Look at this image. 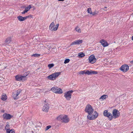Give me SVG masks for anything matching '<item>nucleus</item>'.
<instances>
[{"label": "nucleus", "instance_id": "f257e3e1", "mask_svg": "<svg viewBox=\"0 0 133 133\" xmlns=\"http://www.w3.org/2000/svg\"><path fill=\"white\" fill-rule=\"evenodd\" d=\"M57 119L62 123H66L69 121V119L66 115H61L57 117Z\"/></svg>", "mask_w": 133, "mask_h": 133}, {"label": "nucleus", "instance_id": "f03ea898", "mask_svg": "<svg viewBox=\"0 0 133 133\" xmlns=\"http://www.w3.org/2000/svg\"><path fill=\"white\" fill-rule=\"evenodd\" d=\"M98 116V113L95 111L88 114L87 116V118L90 120H93L95 119Z\"/></svg>", "mask_w": 133, "mask_h": 133}, {"label": "nucleus", "instance_id": "7ed1b4c3", "mask_svg": "<svg viewBox=\"0 0 133 133\" xmlns=\"http://www.w3.org/2000/svg\"><path fill=\"white\" fill-rule=\"evenodd\" d=\"M61 74L60 72H55L48 76L47 78L49 80H54L56 79Z\"/></svg>", "mask_w": 133, "mask_h": 133}, {"label": "nucleus", "instance_id": "20e7f679", "mask_svg": "<svg viewBox=\"0 0 133 133\" xmlns=\"http://www.w3.org/2000/svg\"><path fill=\"white\" fill-rule=\"evenodd\" d=\"M27 75H26L25 76H23L19 74L15 76L16 80L17 81H24L27 79L26 77Z\"/></svg>", "mask_w": 133, "mask_h": 133}, {"label": "nucleus", "instance_id": "39448f33", "mask_svg": "<svg viewBox=\"0 0 133 133\" xmlns=\"http://www.w3.org/2000/svg\"><path fill=\"white\" fill-rule=\"evenodd\" d=\"M51 90L53 92L59 94H61L63 92L62 89L57 87H53L51 89Z\"/></svg>", "mask_w": 133, "mask_h": 133}, {"label": "nucleus", "instance_id": "423d86ee", "mask_svg": "<svg viewBox=\"0 0 133 133\" xmlns=\"http://www.w3.org/2000/svg\"><path fill=\"white\" fill-rule=\"evenodd\" d=\"M59 25L58 24H57L55 25L54 22H52L50 24L49 27V29L51 31H56L58 29Z\"/></svg>", "mask_w": 133, "mask_h": 133}, {"label": "nucleus", "instance_id": "0eeeda50", "mask_svg": "<svg viewBox=\"0 0 133 133\" xmlns=\"http://www.w3.org/2000/svg\"><path fill=\"white\" fill-rule=\"evenodd\" d=\"M73 92V91L72 90H70L64 93V96L66 100L68 101L70 100L71 98L72 94Z\"/></svg>", "mask_w": 133, "mask_h": 133}, {"label": "nucleus", "instance_id": "6e6552de", "mask_svg": "<svg viewBox=\"0 0 133 133\" xmlns=\"http://www.w3.org/2000/svg\"><path fill=\"white\" fill-rule=\"evenodd\" d=\"M79 74H85L88 75H92V74H97V72L95 71L91 70L90 71H89L87 70H84L80 71Z\"/></svg>", "mask_w": 133, "mask_h": 133}, {"label": "nucleus", "instance_id": "1a4fd4ad", "mask_svg": "<svg viewBox=\"0 0 133 133\" xmlns=\"http://www.w3.org/2000/svg\"><path fill=\"white\" fill-rule=\"evenodd\" d=\"M94 109L92 106L89 104H88L86 106L85 111L88 114L91 113L92 112H94Z\"/></svg>", "mask_w": 133, "mask_h": 133}, {"label": "nucleus", "instance_id": "9d476101", "mask_svg": "<svg viewBox=\"0 0 133 133\" xmlns=\"http://www.w3.org/2000/svg\"><path fill=\"white\" fill-rule=\"evenodd\" d=\"M22 90L19 89L12 94V97L14 99H17L19 98V95L22 92Z\"/></svg>", "mask_w": 133, "mask_h": 133}, {"label": "nucleus", "instance_id": "9b49d317", "mask_svg": "<svg viewBox=\"0 0 133 133\" xmlns=\"http://www.w3.org/2000/svg\"><path fill=\"white\" fill-rule=\"evenodd\" d=\"M112 116L114 118H116L119 117L120 114L119 112L117 109H115L113 110L112 111Z\"/></svg>", "mask_w": 133, "mask_h": 133}, {"label": "nucleus", "instance_id": "f8f14e48", "mask_svg": "<svg viewBox=\"0 0 133 133\" xmlns=\"http://www.w3.org/2000/svg\"><path fill=\"white\" fill-rule=\"evenodd\" d=\"M129 66L128 65L124 64L120 67L119 70L125 73L129 70Z\"/></svg>", "mask_w": 133, "mask_h": 133}, {"label": "nucleus", "instance_id": "ddd939ff", "mask_svg": "<svg viewBox=\"0 0 133 133\" xmlns=\"http://www.w3.org/2000/svg\"><path fill=\"white\" fill-rule=\"evenodd\" d=\"M88 60L89 63L91 64H94L96 62V59L95 58L94 55H92L89 57Z\"/></svg>", "mask_w": 133, "mask_h": 133}, {"label": "nucleus", "instance_id": "4468645a", "mask_svg": "<svg viewBox=\"0 0 133 133\" xmlns=\"http://www.w3.org/2000/svg\"><path fill=\"white\" fill-rule=\"evenodd\" d=\"M2 117L3 118L5 119L9 120L12 118L13 116L10 114L5 113L3 115Z\"/></svg>", "mask_w": 133, "mask_h": 133}, {"label": "nucleus", "instance_id": "2eb2a0df", "mask_svg": "<svg viewBox=\"0 0 133 133\" xmlns=\"http://www.w3.org/2000/svg\"><path fill=\"white\" fill-rule=\"evenodd\" d=\"M31 15H29L28 16H27L25 17H23L21 16H17V18L19 21H24L27 18L30 17Z\"/></svg>", "mask_w": 133, "mask_h": 133}, {"label": "nucleus", "instance_id": "dca6fc26", "mask_svg": "<svg viewBox=\"0 0 133 133\" xmlns=\"http://www.w3.org/2000/svg\"><path fill=\"white\" fill-rule=\"evenodd\" d=\"M99 43L104 47L107 46L109 45V44L107 41L104 39H101L99 41Z\"/></svg>", "mask_w": 133, "mask_h": 133}, {"label": "nucleus", "instance_id": "f3484780", "mask_svg": "<svg viewBox=\"0 0 133 133\" xmlns=\"http://www.w3.org/2000/svg\"><path fill=\"white\" fill-rule=\"evenodd\" d=\"M49 106L48 104H45L43 107L42 108V110L43 111L48 112L49 109Z\"/></svg>", "mask_w": 133, "mask_h": 133}, {"label": "nucleus", "instance_id": "a211bd4d", "mask_svg": "<svg viewBox=\"0 0 133 133\" xmlns=\"http://www.w3.org/2000/svg\"><path fill=\"white\" fill-rule=\"evenodd\" d=\"M83 42V40L82 39H78L72 42L70 45H79Z\"/></svg>", "mask_w": 133, "mask_h": 133}, {"label": "nucleus", "instance_id": "6ab92c4d", "mask_svg": "<svg viewBox=\"0 0 133 133\" xmlns=\"http://www.w3.org/2000/svg\"><path fill=\"white\" fill-rule=\"evenodd\" d=\"M7 99V97L5 94L3 93L1 96V99L3 101H5Z\"/></svg>", "mask_w": 133, "mask_h": 133}, {"label": "nucleus", "instance_id": "aec40b11", "mask_svg": "<svg viewBox=\"0 0 133 133\" xmlns=\"http://www.w3.org/2000/svg\"><path fill=\"white\" fill-rule=\"evenodd\" d=\"M11 39L10 37H7L5 41V43L6 44L10 43L11 41Z\"/></svg>", "mask_w": 133, "mask_h": 133}, {"label": "nucleus", "instance_id": "412c9836", "mask_svg": "<svg viewBox=\"0 0 133 133\" xmlns=\"http://www.w3.org/2000/svg\"><path fill=\"white\" fill-rule=\"evenodd\" d=\"M10 125L9 124L8 122H7L6 123V124L5 127V129L6 130V131H8V130H9L10 129H9Z\"/></svg>", "mask_w": 133, "mask_h": 133}, {"label": "nucleus", "instance_id": "4be33fe9", "mask_svg": "<svg viewBox=\"0 0 133 133\" xmlns=\"http://www.w3.org/2000/svg\"><path fill=\"white\" fill-rule=\"evenodd\" d=\"M85 55L84 53L82 52H80L78 54V58H81L84 57Z\"/></svg>", "mask_w": 133, "mask_h": 133}, {"label": "nucleus", "instance_id": "5701e85b", "mask_svg": "<svg viewBox=\"0 0 133 133\" xmlns=\"http://www.w3.org/2000/svg\"><path fill=\"white\" fill-rule=\"evenodd\" d=\"M6 132V133H15V130L13 129L8 130Z\"/></svg>", "mask_w": 133, "mask_h": 133}, {"label": "nucleus", "instance_id": "b1692460", "mask_svg": "<svg viewBox=\"0 0 133 133\" xmlns=\"http://www.w3.org/2000/svg\"><path fill=\"white\" fill-rule=\"evenodd\" d=\"M76 31L79 33L81 32V30L80 28L78 26H76L75 28Z\"/></svg>", "mask_w": 133, "mask_h": 133}, {"label": "nucleus", "instance_id": "393cba45", "mask_svg": "<svg viewBox=\"0 0 133 133\" xmlns=\"http://www.w3.org/2000/svg\"><path fill=\"white\" fill-rule=\"evenodd\" d=\"M108 96L106 95H103L99 99H102V100L105 99L106 98H108Z\"/></svg>", "mask_w": 133, "mask_h": 133}, {"label": "nucleus", "instance_id": "a878e982", "mask_svg": "<svg viewBox=\"0 0 133 133\" xmlns=\"http://www.w3.org/2000/svg\"><path fill=\"white\" fill-rule=\"evenodd\" d=\"M113 116H112V115L111 113L109 115H108V117H108L109 120V121H111L112 119L113 118Z\"/></svg>", "mask_w": 133, "mask_h": 133}, {"label": "nucleus", "instance_id": "bb28decb", "mask_svg": "<svg viewBox=\"0 0 133 133\" xmlns=\"http://www.w3.org/2000/svg\"><path fill=\"white\" fill-rule=\"evenodd\" d=\"M109 113V112H108V110H105L103 111V115L104 116L106 117Z\"/></svg>", "mask_w": 133, "mask_h": 133}, {"label": "nucleus", "instance_id": "cd10ccee", "mask_svg": "<svg viewBox=\"0 0 133 133\" xmlns=\"http://www.w3.org/2000/svg\"><path fill=\"white\" fill-rule=\"evenodd\" d=\"M31 6L30 5H29L28 6L26 7L25 9V10L27 12L30 10V9L31 8Z\"/></svg>", "mask_w": 133, "mask_h": 133}, {"label": "nucleus", "instance_id": "c85d7f7f", "mask_svg": "<svg viewBox=\"0 0 133 133\" xmlns=\"http://www.w3.org/2000/svg\"><path fill=\"white\" fill-rule=\"evenodd\" d=\"M41 55L40 54H35L32 55H31V56H34L36 57H39Z\"/></svg>", "mask_w": 133, "mask_h": 133}, {"label": "nucleus", "instance_id": "c756f323", "mask_svg": "<svg viewBox=\"0 0 133 133\" xmlns=\"http://www.w3.org/2000/svg\"><path fill=\"white\" fill-rule=\"evenodd\" d=\"M54 66V64L53 63L49 64L48 65V67L49 69H51Z\"/></svg>", "mask_w": 133, "mask_h": 133}, {"label": "nucleus", "instance_id": "7c9ffc66", "mask_svg": "<svg viewBox=\"0 0 133 133\" xmlns=\"http://www.w3.org/2000/svg\"><path fill=\"white\" fill-rule=\"evenodd\" d=\"M88 12L91 14H92V11L91 9L90 8H89L88 9Z\"/></svg>", "mask_w": 133, "mask_h": 133}, {"label": "nucleus", "instance_id": "2f4dec72", "mask_svg": "<svg viewBox=\"0 0 133 133\" xmlns=\"http://www.w3.org/2000/svg\"><path fill=\"white\" fill-rule=\"evenodd\" d=\"M70 60L69 59H66L64 62V64H66L70 62Z\"/></svg>", "mask_w": 133, "mask_h": 133}, {"label": "nucleus", "instance_id": "473e14b6", "mask_svg": "<svg viewBox=\"0 0 133 133\" xmlns=\"http://www.w3.org/2000/svg\"><path fill=\"white\" fill-rule=\"evenodd\" d=\"M51 128L50 125H49L46 127L45 128V130L46 131Z\"/></svg>", "mask_w": 133, "mask_h": 133}, {"label": "nucleus", "instance_id": "72a5a7b5", "mask_svg": "<svg viewBox=\"0 0 133 133\" xmlns=\"http://www.w3.org/2000/svg\"><path fill=\"white\" fill-rule=\"evenodd\" d=\"M92 14L93 15H96L97 14V12L96 11H95L94 12H92Z\"/></svg>", "mask_w": 133, "mask_h": 133}, {"label": "nucleus", "instance_id": "f704fd0d", "mask_svg": "<svg viewBox=\"0 0 133 133\" xmlns=\"http://www.w3.org/2000/svg\"><path fill=\"white\" fill-rule=\"evenodd\" d=\"M26 12H27L25 10H24V11L22 12L21 13L22 14H24Z\"/></svg>", "mask_w": 133, "mask_h": 133}, {"label": "nucleus", "instance_id": "c9c22d12", "mask_svg": "<svg viewBox=\"0 0 133 133\" xmlns=\"http://www.w3.org/2000/svg\"><path fill=\"white\" fill-rule=\"evenodd\" d=\"M111 114V113L109 112L108 114L107 115V116L105 117H108V115H109L110 114Z\"/></svg>", "mask_w": 133, "mask_h": 133}, {"label": "nucleus", "instance_id": "e433bc0d", "mask_svg": "<svg viewBox=\"0 0 133 133\" xmlns=\"http://www.w3.org/2000/svg\"><path fill=\"white\" fill-rule=\"evenodd\" d=\"M48 48H49L48 50H49L51 48V47L50 46H49V47H48Z\"/></svg>", "mask_w": 133, "mask_h": 133}, {"label": "nucleus", "instance_id": "4c0bfd02", "mask_svg": "<svg viewBox=\"0 0 133 133\" xmlns=\"http://www.w3.org/2000/svg\"><path fill=\"white\" fill-rule=\"evenodd\" d=\"M64 0H58V1H63Z\"/></svg>", "mask_w": 133, "mask_h": 133}, {"label": "nucleus", "instance_id": "58836bf2", "mask_svg": "<svg viewBox=\"0 0 133 133\" xmlns=\"http://www.w3.org/2000/svg\"><path fill=\"white\" fill-rule=\"evenodd\" d=\"M52 49H54V50H56V48H52Z\"/></svg>", "mask_w": 133, "mask_h": 133}, {"label": "nucleus", "instance_id": "ea45409f", "mask_svg": "<svg viewBox=\"0 0 133 133\" xmlns=\"http://www.w3.org/2000/svg\"><path fill=\"white\" fill-rule=\"evenodd\" d=\"M132 39L133 41V36H132Z\"/></svg>", "mask_w": 133, "mask_h": 133}, {"label": "nucleus", "instance_id": "a19ab883", "mask_svg": "<svg viewBox=\"0 0 133 133\" xmlns=\"http://www.w3.org/2000/svg\"><path fill=\"white\" fill-rule=\"evenodd\" d=\"M131 63H133V61H132L131 62Z\"/></svg>", "mask_w": 133, "mask_h": 133}, {"label": "nucleus", "instance_id": "79ce46f5", "mask_svg": "<svg viewBox=\"0 0 133 133\" xmlns=\"http://www.w3.org/2000/svg\"><path fill=\"white\" fill-rule=\"evenodd\" d=\"M131 133H133V131L131 132Z\"/></svg>", "mask_w": 133, "mask_h": 133}, {"label": "nucleus", "instance_id": "37998d69", "mask_svg": "<svg viewBox=\"0 0 133 133\" xmlns=\"http://www.w3.org/2000/svg\"><path fill=\"white\" fill-rule=\"evenodd\" d=\"M45 102H46V101L45 100Z\"/></svg>", "mask_w": 133, "mask_h": 133}, {"label": "nucleus", "instance_id": "c03bdc74", "mask_svg": "<svg viewBox=\"0 0 133 133\" xmlns=\"http://www.w3.org/2000/svg\"><path fill=\"white\" fill-rule=\"evenodd\" d=\"M105 8H107V7H105Z\"/></svg>", "mask_w": 133, "mask_h": 133}]
</instances>
